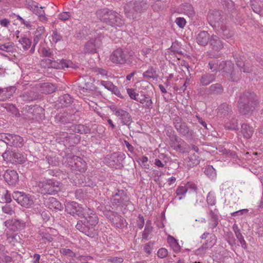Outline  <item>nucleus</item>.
<instances>
[{"instance_id":"obj_25","label":"nucleus","mask_w":263,"mask_h":263,"mask_svg":"<svg viewBox=\"0 0 263 263\" xmlns=\"http://www.w3.org/2000/svg\"><path fill=\"white\" fill-rule=\"evenodd\" d=\"M39 94L33 90H28L23 92L20 96V98L24 102H30L37 99Z\"/></svg>"},{"instance_id":"obj_34","label":"nucleus","mask_w":263,"mask_h":263,"mask_svg":"<svg viewBox=\"0 0 263 263\" xmlns=\"http://www.w3.org/2000/svg\"><path fill=\"white\" fill-rule=\"evenodd\" d=\"M216 79V74L210 73H205L202 74L200 79V83L202 86H207Z\"/></svg>"},{"instance_id":"obj_4","label":"nucleus","mask_w":263,"mask_h":263,"mask_svg":"<svg viewBox=\"0 0 263 263\" xmlns=\"http://www.w3.org/2000/svg\"><path fill=\"white\" fill-rule=\"evenodd\" d=\"M148 6L149 5L145 1H137L126 4L124 6V11L127 17L135 19L146 10Z\"/></svg>"},{"instance_id":"obj_26","label":"nucleus","mask_w":263,"mask_h":263,"mask_svg":"<svg viewBox=\"0 0 263 263\" xmlns=\"http://www.w3.org/2000/svg\"><path fill=\"white\" fill-rule=\"evenodd\" d=\"M250 6L255 13L263 16V0H250Z\"/></svg>"},{"instance_id":"obj_46","label":"nucleus","mask_w":263,"mask_h":263,"mask_svg":"<svg viewBox=\"0 0 263 263\" xmlns=\"http://www.w3.org/2000/svg\"><path fill=\"white\" fill-rule=\"evenodd\" d=\"M141 104H144V107L150 110L153 108V102L148 95H144L143 98L137 100Z\"/></svg>"},{"instance_id":"obj_57","label":"nucleus","mask_w":263,"mask_h":263,"mask_svg":"<svg viewBox=\"0 0 263 263\" xmlns=\"http://www.w3.org/2000/svg\"><path fill=\"white\" fill-rule=\"evenodd\" d=\"M77 205L78 204L74 202L68 203L66 208V211L73 215L75 214H77V213L78 212V210L77 209Z\"/></svg>"},{"instance_id":"obj_12","label":"nucleus","mask_w":263,"mask_h":263,"mask_svg":"<svg viewBox=\"0 0 263 263\" xmlns=\"http://www.w3.org/2000/svg\"><path fill=\"white\" fill-rule=\"evenodd\" d=\"M93 78L88 76H85L78 80V87L84 92L96 91L97 88L93 84Z\"/></svg>"},{"instance_id":"obj_14","label":"nucleus","mask_w":263,"mask_h":263,"mask_svg":"<svg viewBox=\"0 0 263 263\" xmlns=\"http://www.w3.org/2000/svg\"><path fill=\"white\" fill-rule=\"evenodd\" d=\"M111 110L123 125L129 126L132 122V118L129 113L121 108L113 107Z\"/></svg>"},{"instance_id":"obj_59","label":"nucleus","mask_w":263,"mask_h":263,"mask_svg":"<svg viewBox=\"0 0 263 263\" xmlns=\"http://www.w3.org/2000/svg\"><path fill=\"white\" fill-rule=\"evenodd\" d=\"M14 43L13 42H8L3 44H0V50L6 52H11L14 49Z\"/></svg>"},{"instance_id":"obj_61","label":"nucleus","mask_w":263,"mask_h":263,"mask_svg":"<svg viewBox=\"0 0 263 263\" xmlns=\"http://www.w3.org/2000/svg\"><path fill=\"white\" fill-rule=\"evenodd\" d=\"M5 108L8 111H9L14 115H17L18 113V109L15 106L12 104H6Z\"/></svg>"},{"instance_id":"obj_53","label":"nucleus","mask_w":263,"mask_h":263,"mask_svg":"<svg viewBox=\"0 0 263 263\" xmlns=\"http://www.w3.org/2000/svg\"><path fill=\"white\" fill-rule=\"evenodd\" d=\"M151 220H148L146 221L144 231L143 232L142 235V238L144 239L147 240L149 234L152 231L153 227L151 226Z\"/></svg>"},{"instance_id":"obj_32","label":"nucleus","mask_w":263,"mask_h":263,"mask_svg":"<svg viewBox=\"0 0 263 263\" xmlns=\"http://www.w3.org/2000/svg\"><path fill=\"white\" fill-rule=\"evenodd\" d=\"M57 87L53 84L46 82L40 85L39 90L45 94H51L55 91Z\"/></svg>"},{"instance_id":"obj_52","label":"nucleus","mask_w":263,"mask_h":263,"mask_svg":"<svg viewBox=\"0 0 263 263\" xmlns=\"http://www.w3.org/2000/svg\"><path fill=\"white\" fill-rule=\"evenodd\" d=\"M220 62L217 59L212 60L209 62V66L212 72H216L220 70Z\"/></svg>"},{"instance_id":"obj_62","label":"nucleus","mask_w":263,"mask_h":263,"mask_svg":"<svg viewBox=\"0 0 263 263\" xmlns=\"http://www.w3.org/2000/svg\"><path fill=\"white\" fill-rule=\"evenodd\" d=\"M127 92L129 95V97L134 100L137 101L138 100V98L137 97L139 96L138 93H136L135 90L132 88H127Z\"/></svg>"},{"instance_id":"obj_39","label":"nucleus","mask_w":263,"mask_h":263,"mask_svg":"<svg viewBox=\"0 0 263 263\" xmlns=\"http://www.w3.org/2000/svg\"><path fill=\"white\" fill-rule=\"evenodd\" d=\"M57 102L60 104V107H66L73 102V98L68 93L60 96Z\"/></svg>"},{"instance_id":"obj_11","label":"nucleus","mask_w":263,"mask_h":263,"mask_svg":"<svg viewBox=\"0 0 263 263\" xmlns=\"http://www.w3.org/2000/svg\"><path fill=\"white\" fill-rule=\"evenodd\" d=\"M111 201L114 205L117 206H127L130 202V199L124 190H118L112 195Z\"/></svg>"},{"instance_id":"obj_56","label":"nucleus","mask_w":263,"mask_h":263,"mask_svg":"<svg viewBox=\"0 0 263 263\" xmlns=\"http://www.w3.org/2000/svg\"><path fill=\"white\" fill-rule=\"evenodd\" d=\"M216 237L215 235L212 234L210 237L203 243L208 249L212 248L216 243Z\"/></svg>"},{"instance_id":"obj_21","label":"nucleus","mask_w":263,"mask_h":263,"mask_svg":"<svg viewBox=\"0 0 263 263\" xmlns=\"http://www.w3.org/2000/svg\"><path fill=\"white\" fill-rule=\"evenodd\" d=\"M67 130L69 133H77L81 134H86L90 133V129L89 127L83 124H71L66 126Z\"/></svg>"},{"instance_id":"obj_58","label":"nucleus","mask_w":263,"mask_h":263,"mask_svg":"<svg viewBox=\"0 0 263 263\" xmlns=\"http://www.w3.org/2000/svg\"><path fill=\"white\" fill-rule=\"evenodd\" d=\"M6 91L4 94V98L1 99L2 100H6L8 98H10L13 93L16 90V88L14 86H11L9 87L4 88Z\"/></svg>"},{"instance_id":"obj_41","label":"nucleus","mask_w":263,"mask_h":263,"mask_svg":"<svg viewBox=\"0 0 263 263\" xmlns=\"http://www.w3.org/2000/svg\"><path fill=\"white\" fill-rule=\"evenodd\" d=\"M208 91L211 95H219L223 93V88L221 84L215 83L209 87Z\"/></svg>"},{"instance_id":"obj_7","label":"nucleus","mask_w":263,"mask_h":263,"mask_svg":"<svg viewBox=\"0 0 263 263\" xmlns=\"http://www.w3.org/2000/svg\"><path fill=\"white\" fill-rule=\"evenodd\" d=\"M44 109L35 105H26L23 107L22 112L29 119L41 120L44 118Z\"/></svg>"},{"instance_id":"obj_9","label":"nucleus","mask_w":263,"mask_h":263,"mask_svg":"<svg viewBox=\"0 0 263 263\" xmlns=\"http://www.w3.org/2000/svg\"><path fill=\"white\" fill-rule=\"evenodd\" d=\"M104 36L102 33L96 32L95 37L90 39L85 45L84 51L86 53H96L102 44Z\"/></svg>"},{"instance_id":"obj_51","label":"nucleus","mask_w":263,"mask_h":263,"mask_svg":"<svg viewBox=\"0 0 263 263\" xmlns=\"http://www.w3.org/2000/svg\"><path fill=\"white\" fill-rule=\"evenodd\" d=\"M143 76L146 79L152 78L156 79L158 78L157 72L153 67H149L148 69L143 73Z\"/></svg>"},{"instance_id":"obj_37","label":"nucleus","mask_w":263,"mask_h":263,"mask_svg":"<svg viewBox=\"0 0 263 263\" xmlns=\"http://www.w3.org/2000/svg\"><path fill=\"white\" fill-rule=\"evenodd\" d=\"M222 5L231 12L232 17H238L237 11L234 7V2L231 0H221Z\"/></svg>"},{"instance_id":"obj_42","label":"nucleus","mask_w":263,"mask_h":263,"mask_svg":"<svg viewBox=\"0 0 263 263\" xmlns=\"http://www.w3.org/2000/svg\"><path fill=\"white\" fill-rule=\"evenodd\" d=\"M44 31V28L40 27L35 32V34L33 39V43L32 47L30 50V52L33 53L34 52V49L36 45L38 43L39 41L42 38V34Z\"/></svg>"},{"instance_id":"obj_13","label":"nucleus","mask_w":263,"mask_h":263,"mask_svg":"<svg viewBox=\"0 0 263 263\" xmlns=\"http://www.w3.org/2000/svg\"><path fill=\"white\" fill-rule=\"evenodd\" d=\"M53 60L49 59H45L42 60V62L43 64H45V66L49 68H53L55 69H63L65 67H71L72 62L70 61H67L65 60Z\"/></svg>"},{"instance_id":"obj_20","label":"nucleus","mask_w":263,"mask_h":263,"mask_svg":"<svg viewBox=\"0 0 263 263\" xmlns=\"http://www.w3.org/2000/svg\"><path fill=\"white\" fill-rule=\"evenodd\" d=\"M88 223L85 221V220H79L76 226V228L79 231L85 234L87 236H90L95 230V228H92Z\"/></svg>"},{"instance_id":"obj_50","label":"nucleus","mask_w":263,"mask_h":263,"mask_svg":"<svg viewBox=\"0 0 263 263\" xmlns=\"http://www.w3.org/2000/svg\"><path fill=\"white\" fill-rule=\"evenodd\" d=\"M51 231V229L48 230H41L39 232V235L42 237V239L44 241L51 242L53 238L49 234L48 231Z\"/></svg>"},{"instance_id":"obj_2","label":"nucleus","mask_w":263,"mask_h":263,"mask_svg":"<svg viewBox=\"0 0 263 263\" xmlns=\"http://www.w3.org/2000/svg\"><path fill=\"white\" fill-rule=\"evenodd\" d=\"M258 104L257 96L252 92H245L239 98L237 107L242 115L251 114Z\"/></svg>"},{"instance_id":"obj_40","label":"nucleus","mask_w":263,"mask_h":263,"mask_svg":"<svg viewBox=\"0 0 263 263\" xmlns=\"http://www.w3.org/2000/svg\"><path fill=\"white\" fill-rule=\"evenodd\" d=\"M234 64L230 61H222L220 62L219 71L224 73L227 77H228V74L230 72Z\"/></svg>"},{"instance_id":"obj_60","label":"nucleus","mask_w":263,"mask_h":263,"mask_svg":"<svg viewBox=\"0 0 263 263\" xmlns=\"http://www.w3.org/2000/svg\"><path fill=\"white\" fill-rule=\"evenodd\" d=\"M208 249V248L202 244L200 248L195 251V254L197 256H203L206 253Z\"/></svg>"},{"instance_id":"obj_54","label":"nucleus","mask_w":263,"mask_h":263,"mask_svg":"<svg viewBox=\"0 0 263 263\" xmlns=\"http://www.w3.org/2000/svg\"><path fill=\"white\" fill-rule=\"evenodd\" d=\"M225 127L229 130H237L238 129V121L234 118L226 123Z\"/></svg>"},{"instance_id":"obj_30","label":"nucleus","mask_w":263,"mask_h":263,"mask_svg":"<svg viewBox=\"0 0 263 263\" xmlns=\"http://www.w3.org/2000/svg\"><path fill=\"white\" fill-rule=\"evenodd\" d=\"M46 206L50 209L62 210L63 206L61 203L54 197H49L45 201Z\"/></svg>"},{"instance_id":"obj_24","label":"nucleus","mask_w":263,"mask_h":263,"mask_svg":"<svg viewBox=\"0 0 263 263\" xmlns=\"http://www.w3.org/2000/svg\"><path fill=\"white\" fill-rule=\"evenodd\" d=\"M211 36L206 31H200L196 36V40L198 45L205 46L210 41Z\"/></svg>"},{"instance_id":"obj_8","label":"nucleus","mask_w":263,"mask_h":263,"mask_svg":"<svg viewBox=\"0 0 263 263\" xmlns=\"http://www.w3.org/2000/svg\"><path fill=\"white\" fill-rule=\"evenodd\" d=\"M41 192L43 194H52L60 190V182L54 179H49L39 183Z\"/></svg>"},{"instance_id":"obj_33","label":"nucleus","mask_w":263,"mask_h":263,"mask_svg":"<svg viewBox=\"0 0 263 263\" xmlns=\"http://www.w3.org/2000/svg\"><path fill=\"white\" fill-rule=\"evenodd\" d=\"M80 140V137L79 135L70 133L69 135H68V134H67L66 136L64 137V142L69 146H73L78 144Z\"/></svg>"},{"instance_id":"obj_23","label":"nucleus","mask_w":263,"mask_h":263,"mask_svg":"<svg viewBox=\"0 0 263 263\" xmlns=\"http://www.w3.org/2000/svg\"><path fill=\"white\" fill-rule=\"evenodd\" d=\"M10 229L13 231H18L24 229L26 223L23 220L18 219H12L7 222Z\"/></svg>"},{"instance_id":"obj_27","label":"nucleus","mask_w":263,"mask_h":263,"mask_svg":"<svg viewBox=\"0 0 263 263\" xmlns=\"http://www.w3.org/2000/svg\"><path fill=\"white\" fill-rule=\"evenodd\" d=\"M182 140L179 138L177 135H173L170 138V144L172 148L178 152H181L183 150L181 146V142Z\"/></svg>"},{"instance_id":"obj_45","label":"nucleus","mask_w":263,"mask_h":263,"mask_svg":"<svg viewBox=\"0 0 263 263\" xmlns=\"http://www.w3.org/2000/svg\"><path fill=\"white\" fill-rule=\"evenodd\" d=\"M241 132L243 137L247 139H249L252 136L254 130L252 127H251L247 124H243L241 125Z\"/></svg>"},{"instance_id":"obj_3","label":"nucleus","mask_w":263,"mask_h":263,"mask_svg":"<svg viewBox=\"0 0 263 263\" xmlns=\"http://www.w3.org/2000/svg\"><path fill=\"white\" fill-rule=\"evenodd\" d=\"M96 14L100 21L111 27L121 26L124 24V21L120 14L107 8L97 10Z\"/></svg>"},{"instance_id":"obj_6","label":"nucleus","mask_w":263,"mask_h":263,"mask_svg":"<svg viewBox=\"0 0 263 263\" xmlns=\"http://www.w3.org/2000/svg\"><path fill=\"white\" fill-rule=\"evenodd\" d=\"M173 124L179 134L186 140H192L194 139V130L181 118L176 117L173 119Z\"/></svg>"},{"instance_id":"obj_5","label":"nucleus","mask_w":263,"mask_h":263,"mask_svg":"<svg viewBox=\"0 0 263 263\" xmlns=\"http://www.w3.org/2000/svg\"><path fill=\"white\" fill-rule=\"evenodd\" d=\"M134 52H127L121 48L115 50L110 55V61L115 64L131 65L133 63Z\"/></svg>"},{"instance_id":"obj_43","label":"nucleus","mask_w":263,"mask_h":263,"mask_svg":"<svg viewBox=\"0 0 263 263\" xmlns=\"http://www.w3.org/2000/svg\"><path fill=\"white\" fill-rule=\"evenodd\" d=\"M241 71L233 66L228 74L229 79L231 81L237 82L241 78Z\"/></svg>"},{"instance_id":"obj_44","label":"nucleus","mask_w":263,"mask_h":263,"mask_svg":"<svg viewBox=\"0 0 263 263\" xmlns=\"http://www.w3.org/2000/svg\"><path fill=\"white\" fill-rule=\"evenodd\" d=\"M209 215L210 216V221L209 223V226L212 229H215L219 223L218 215L215 213V212L212 210L210 211Z\"/></svg>"},{"instance_id":"obj_17","label":"nucleus","mask_w":263,"mask_h":263,"mask_svg":"<svg viewBox=\"0 0 263 263\" xmlns=\"http://www.w3.org/2000/svg\"><path fill=\"white\" fill-rule=\"evenodd\" d=\"M71 110L60 112L55 116L57 121L63 123H70L71 122L76 120L75 115L72 114Z\"/></svg>"},{"instance_id":"obj_19","label":"nucleus","mask_w":263,"mask_h":263,"mask_svg":"<svg viewBox=\"0 0 263 263\" xmlns=\"http://www.w3.org/2000/svg\"><path fill=\"white\" fill-rule=\"evenodd\" d=\"M4 159H6L9 161H12L13 163H17L19 164L23 163L25 161L24 157L19 153L15 152H9L5 153L3 154Z\"/></svg>"},{"instance_id":"obj_1","label":"nucleus","mask_w":263,"mask_h":263,"mask_svg":"<svg viewBox=\"0 0 263 263\" xmlns=\"http://www.w3.org/2000/svg\"><path fill=\"white\" fill-rule=\"evenodd\" d=\"M207 20L216 34L223 39H229L233 35V32L226 25V17L221 11L210 10Z\"/></svg>"},{"instance_id":"obj_15","label":"nucleus","mask_w":263,"mask_h":263,"mask_svg":"<svg viewBox=\"0 0 263 263\" xmlns=\"http://www.w3.org/2000/svg\"><path fill=\"white\" fill-rule=\"evenodd\" d=\"M72 170L84 173L86 170V164L81 158L74 156L71 159L70 164Z\"/></svg>"},{"instance_id":"obj_55","label":"nucleus","mask_w":263,"mask_h":263,"mask_svg":"<svg viewBox=\"0 0 263 263\" xmlns=\"http://www.w3.org/2000/svg\"><path fill=\"white\" fill-rule=\"evenodd\" d=\"M204 173L207 176L212 179L214 178L216 175V170L211 165L205 166Z\"/></svg>"},{"instance_id":"obj_38","label":"nucleus","mask_w":263,"mask_h":263,"mask_svg":"<svg viewBox=\"0 0 263 263\" xmlns=\"http://www.w3.org/2000/svg\"><path fill=\"white\" fill-rule=\"evenodd\" d=\"M8 254L5 246L0 244V263H10L12 261V257Z\"/></svg>"},{"instance_id":"obj_22","label":"nucleus","mask_w":263,"mask_h":263,"mask_svg":"<svg viewBox=\"0 0 263 263\" xmlns=\"http://www.w3.org/2000/svg\"><path fill=\"white\" fill-rule=\"evenodd\" d=\"M5 180L9 185H15L18 182V175L14 170H7L4 174Z\"/></svg>"},{"instance_id":"obj_28","label":"nucleus","mask_w":263,"mask_h":263,"mask_svg":"<svg viewBox=\"0 0 263 263\" xmlns=\"http://www.w3.org/2000/svg\"><path fill=\"white\" fill-rule=\"evenodd\" d=\"M110 220L116 227L119 229L123 228L127 225L125 219L117 213L114 214V217L110 218Z\"/></svg>"},{"instance_id":"obj_31","label":"nucleus","mask_w":263,"mask_h":263,"mask_svg":"<svg viewBox=\"0 0 263 263\" xmlns=\"http://www.w3.org/2000/svg\"><path fill=\"white\" fill-rule=\"evenodd\" d=\"M217 110V115L220 117H227L232 112L231 107L226 103L221 104Z\"/></svg>"},{"instance_id":"obj_36","label":"nucleus","mask_w":263,"mask_h":263,"mask_svg":"<svg viewBox=\"0 0 263 263\" xmlns=\"http://www.w3.org/2000/svg\"><path fill=\"white\" fill-rule=\"evenodd\" d=\"M199 157L195 153L190 155L185 160V165L188 168L193 167L199 164Z\"/></svg>"},{"instance_id":"obj_48","label":"nucleus","mask_w":263,"mask_h":263,"mask_svg":"<svg viewBox=\"0 0 263 263\" xmlns=\"http://www.w3.org/2000/svg\"><path fill=\"white\" fill-rule=\"evenodd\" d=\"M18 41L21 44L22 48L24 50L28 49L30 47L32 43L31 40L24 35L23 36L21 35Z\"/></svg>"},{"instance_id":"obj_29","label":"nucleus","mask_w":263,"mask_h":263,"mask_svg":"<svg viewBox=\"0 0 263 263\" xmlns=\"http://www.w3.org/2000/svg\"><path fill=\"white\" fill-rule=\"evenodd\" d=\"M24 140L20 136L11 134L8 145L21 147L23 145Z\"/></svg>"},{"instance_id":"obj_49","label":"nucleus","mask_w":263,"mask_h":263,"mask_svg":"<svg viewBox=\"0 0 263 263\" xmlns=\"http://www.w3.org/2000/svg\"><path fill=\"white\" fill-rule=\"evenodd\" d=\"M11 201L10 194L7 190L2 188L0 190V202L9 203Z\"/></svg>"},{"instance_id":"obj_47","label":"nucleus","mask_w":263,"mask_h":263,"mask_svg":"<svg viewBox=\"0 0 263 263\" xmlns=\"http://www.w3.org/2000/svg\"><path fill=\"white\" fill-rule=\"evenodd\" d=\"M167 242L175 252H178L180 251L181 247L177 239L172 236H169L167 237Z\"/></svg>"},{"instance_id":"obj_64","label":"nucleus","mask_w":263,"mask_h":263,"mask_svg":"<svg viewBox=\"0 0 263 263\" xmlns=\"http://www.w3.org/2000/svg\"><path fill=\"white\" fill-rule=\"evenodd\" d=\"M206 201L210 205H214L215 204V197L211 192H209L206 197Z\"/></svg>"},{"instance_id":"obj_10","label":"nucleus","mask_w":263,"mask_h":263,"mask_svg":"<svg viewBox=\"0 0 263 263\" xmlns=\"http://www.w3.org/2000/svg\"><path fill=\"white\" fill-rule=\"evenodd\" d=\"M12 197L18 204L26 208L31 207L34 203L33 197L23 192H14Z\"/></svg>"},{"instance_id":"obj_18","label":"nucleus","mask_w":263,"mask_h":263,"mask_svg":"<svg viewBox=\"0 0 263 263\" xmlns=\"http://www.w3.org/2000/svg\"><path fill=\"white\" fill-rule=\"evenodd\" d=\"M84 219L92 228H94V227L98 223V218L97 215L89 208L85 210L84 213Z\"/></svg>"},{"instance_id":"obj_16","label":"nucleus","mask_w":263,"mask_h":263,"mask_svg":"<svg viewBox=\"0 0 263 263\" xmlns=\"http://www.w3.org/2000/svg\"><path fill=\"white\" fill-rule=\"evenodd\" d=\"M210 51L216 53L220 51L223 48V43L220 38L215 34L211 36L209 41Z\"/></svg>"},{"instance_id":"obj_35","label":"nucleus","mask_w":263,"mask_h":263,"mask_svg":"<svg viewBox=\"0 0 263 263\" xmlns=\"http://www.w3.org/2000/svg\"><path fill=\"white\" fill-rule=\"evenodd\" d=\"M233 230L235 234V236L241 244V247L246 250L247 249V245L246 241L244 239L243 236L241 233L240 230L239 229L237 224H234L232 227Z\"/></svg>"},{"instance_id":"obj_63","label":"nucleus","mask_w":263,"mask_h":263,"mask_svg":"<svg viewBox=\"0 0 263 263\" xmlns=\"http://www.w3.org/2000/svg\"><path fill=\"white\" fill-rule=\"evenodd\" d=\"M60 252L64 255H67L71 257H74L76 254L69 249L63 248L61 249Z\"/></svg>"}]
</instances>
